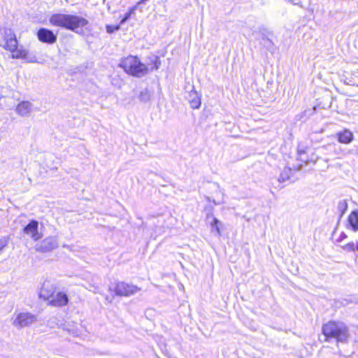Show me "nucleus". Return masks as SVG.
Returning a JSON list of instances; mask_svg holds the SVG:
<instances>
[{"label":"nucleus","mask_w":358,"mask_h":358,"mask_svg":"<svg viewBox=\"0 0 358 358\" xmlns=\"http://www.w3.org/2000/svg\"><path fill=\"white\" fill-rule=\"evenodd\" d=\"M0 46L10 52L13 58L25 59L31 63L36 62V57L29 55L26 48L18 46L15 34L10 29H0Z\"/></svg>","instance_id":"f257e3e1"},{"label":"nucleus","mask_w":358,"mask_h":358,"mask_svg":"<svg viewBox=\"0 0 358 358\" xmlns=\"http://www.w3.org/2000/svg\"><path fill=\"white\" fill-rule=\"evenodd\" d=\"M49 20L53 26L61 27L78 34L82 33L83 28L88 24V21L83 17L62 13L53 14Z\"/></svg>","instance_id":"f03ea898"},{"label":"nucleus","mask_w":358,"mask_h":358,"mask_svg":"<svg viewBox=\"0 0 358 358\" xmlns=\"http://www.w3.org/2000/svg\"><path fill=\"white\" fill-rule=\"evenodd\" d=\"M322 333L326 341L335 339L338 342H345L348 338V329L342 322H329L322 327Z\"/></svg>","instance_id":"7ed1b4c3"},{"label":"nucleus","mask_w":358,"mask_h":358,"mask_svg":"<svg viewBox=\"0 0 358 358\" xmlns=\"http://www.w3.org/2000/svg\"><path fill=\"white\" fill-rule=\"evenodd\" d=\"M120 66L123 68L127 73L136 77L143 76L148 73V67L137 57L132 55L122 59Z\"/></svg>","instance_id":"20e7f679"},{"label":"nucleus","mask_w":358,"mask_h":358,"mask_svg":"<svg viewBox=\"0 0 358 358\" xmlns=\"http://www.w3.org/2000/svg\"><path fill=\"white\" fill-rule=\"evenodd\" d=\"M36 316L28 312L15 313L13 318V324L16 328H24L36 322Z\"/></svg>","instance_id":"39448f33"},{"label":"nucleus","mask_w":358,"mask_h":358,"mask_svg":"<svg viewBox=\"0 0 358 358\" xmlns=\"http://www.w3.org/2000/svg\"><path fill=\"white\" fill-rule=\"evenodd\" d=\"M57 289V285L55 281L50 279L45 280L39 290V297L45 301H48L52 298Z\"/></svg>","instance_id":"423d86ee"},{"label":"nucleus","mask_w":358,"mask_h":358,"mask_svg":"<svg viewBox=\"0 0 358 358\" xmlns=\"http://www.w3.org/2000/svg\"><path fill=\"white\" fill-rule=\"evenodd\" d=\"M113 290L117 296H129L140 291V288L132 284L124 282H118L115 284Z\"/></svg>","instance_id":"0eeeda50"},{"label":"nucleus","mask_w":358,"mask_h":358,"mask_svg":"<svg viewBox=\"0 0 358 358\" xmlns=\"http://www.w3.org/2000/svg\"><path fill=\"white\" fill-rule=\"evenodd\" d=\"M24 232L34 241H38L43 237V234L38 231V222L31 220L24 229Z\"/></svg>","instance_id":"6e6552de"},{"label":"nucleus","mask_w":358,"mask_h":358,"mask_svg":"<svg viewBox=\"0 0 358 358\" xmlns=\"http://www.w3.org/2000/svg\"><path fill=\"white\" fill-rule=\"evenodd\" d=\"M37 36L38 40L43 43L52 44L57 41V35L45 28H41L38 31Z\"/></svg>","instance_id":"1a4fd4ad"},{"label":"nucleus","mask_w":358,"mask_h":358,"mask_svg":"<svg viewBox=\"0 0 358 358\" xmlns=\"http://www.w3.org/2000/svg\"><path fill=\"white\" fill-rule=\"evenodd\" d=\"M57 246L58 243L56 238L49 236L41 243L36 250L42 252H45L55 249Z\"/></svg>","instance_id":"9d476101"},{"label":"nucleus","mask_w":358,"mask_h":358,"mask_svg":"<svg viewBox=\"0 0 358 358\" xmlns=\"http://www.w3.org/2000/svg\"><path fill=\"white\" fill-rule=\"evenodd\" d=\"M33 111V104L28 101H20L16 106L15 112L21 117H28Z\"/></svg>","instance_id":"9b49d317"},{"label":"nucleus","mask_w":358,"mask_h":358,"mask_svg":"<svg viewBox=\"0 0 358 358\" xmlns=\"http://www.w3.org/2000/svg\"><path fill=\"white\" fill-rule=\"evenodd\" d=\"M48 303L52 306L61 307L68 303L69 299L67 295L61 292H58L53 294L52 298L50 299Z\"/></svg>","instance_id":"f8f14e48"},{"label":"nucleus","mask_w":358,"mask_h":358,"mask_svg":"<svg viewBox=\"0 0 358 358\" xmlns=\"http://www.w3.org/2000/svg\"><path fill=\"white\" fill-rule=\"evenodd\" d=\"M208 222L210 227V232L215 236L220 237L221 236L222 222L213 215L207 217Z\"/></svg>","instance_id":"ddd939ff"},{"label":"nucleus","mask_w":358,"mask_h":358,"mask_svg":"<svg viewBox=\"0 0 358 358\" xmlns=\"http://www.w3.org/2000/svg\"><path fill=\"white\" fill-rule=\"evenodd\" d=\"M338 141L341 143L348 144L353 140L354 136L352 132L348 129H345L336 134Z\"/></svg>","instance_id":"4468645a"},{"label":"nucleus","mask_w":358,"mask_h":358,"mask_svg":"<svg viewBox=\"0 0 358 358\" xmlns=\"http://www.w3.org/2000/svg\"><path fill=\"white\" fill-rule=\"evenodd\" d=\"M189 101L190 106L194 109H197L201 106V97L195 90H192L189 94Z\"/></svg>","instance_id":"2eb2a0df"},{"label":"nucleus","mask_w":358,"mask_h":358,"mask_svg":"<svg viewBox=\"0 0 358 358\" xmlns=\"http://www.w3.org/2000/svg\"><path fill=\"white\" fill-rule=\"evenodd\" d=\"M348 226L354 231H358V210L350 213L348 218Z\"/></svg>","instance_id":"dca6fc26"},{"label":"nucleus","mask_w":358,"mask_h":358,"mask_svg":"<svg viewBox=\"0 0 358 358\" xmlns=\"http://www.w3.org/2000/svg\"><path fill=\"white\" fill-rule=\"evenodd\" d=\"M343 248L345 251L351 252L355 250V243L353 242L349 243L344 246H343Z\"/></svg>","instance_id":"f3484780"},{"label":"nucleus","mask_w":358,"mask_h":358,"mask_svg":"<svg viewBox=\"0 0 358 358\" xmlns=\"http://www.w3.org/2000/svg\"><path fill=\"white\" fill-rule=\"evenodd\" d=\"M150 95L148 94V92L147 90L142 91L140 93L139 99L143 101H146L149 99Z\"/></svg>","instance_id":"a211bd4d"},{"label":"nucleus","mask_w":358,"mask_h":358,"mask_svg":"<svg viewBox=\"0 0 358 358\" xmlns=\"http://www.w3.org/2000/svg\"><path fill=\"white\" fill-rule=\"evenodd\" d=\"M120 29V26L119 25H107L106 26V31L108 33H113L115 31H117Z\"/></svg>","instance_id":"6ab92c4d"},{"label":"nucleus","mask_w":358,"mask_h":358,"mask_svg":"<svg viewBox=\"0 0 358 358\" xmlns=\"http://www.w3.org/2000/svg\"><path fill=\"white\" fill-rule=\"evenodd\" d=\"M8 242V238L7 237H3L0 239V250L4 248Z\"/></svg>","instance_id":"aec40b11"},{"label":"nucleus","mask_w":358,"mask_h":358,"mask_svg":"<svg viewBox=\"0 0 358 358\" xmlns=\"http://www.w3.org/2000/svg\"><path fill=\"white\" fill-rule=\"evenodd\" d=\"M160 61L159 59V58L157 57H155V69H158L159 66H160Z\"/></svg>","instance_id":"412c9836"},{"label":"nucleus","mask_w":358,"mask_h":358,"mask_svg":"<svg viewBox=\"0 0 358 358\" xmlns=\"http://www.w3.org/2000/svg\"><path fill=\"white\" fill-rule=\"evenodd\" d=\"M305 154V152L304 151H301V150H299V157L301 158V160H304L306 163L308 162V160L306 159L304 157H303V155Z\"/></svg>","instance_id":"4be33fe9"},{"label":"nucleus","mask_w":358,"mask_h":358,"mask_svg":"<svg viewBox=\"0 0 358 358\" xmlns=\"http://www.w3.org/2000/svg\"><path fill=\"white\" fill-rule=\"evenodd\" d=\"M317 159V157H316L315 155H312V157L310 159V162H315Z\"/></svg>","instance_id":"5701e85b"},{"label":"nucleus","mask_w":358,"mask_h":358,"mask_svg":"<svg viewBox=\"0 0 358 358\" xmlns=\"http://www.w3.org/2000/svg\"><path fill=\"white\" fill-rule=\"evenodd\" d=\"M287 178H288V176H287ZM285 180H286V178H284L282 174L279 178L280 181H285Z\"/></svg>","instance_id":"b1692460"},{"label":"nucleus","mask_w":358,"mask_h":358,"mask_svg":"<svg viewBox=\"0 0 358 358\" xmlns=\"http://www.w3.org/2000/svg\"><path fill=\"white\" fill-rule=\"evenodd\" d=\"M355 250L358 251V243H355Z\"/></svg>","instance_id":"393cba45"},{"label":"nucleus","mask_w":358,"mask_h":358,"mask_svg":"<svg viewBox=\"0 0 358 358\" xmlns=\"http://www.w3.org/2000/svg\"><path fill=\"white\" fill-rule=\"evenodd\" d=\"M127 17H125L124 19H123L122 21H121V23H123L125 20H126Z\"/></svg>","instance_id":"a878e982"}]
</instances>
